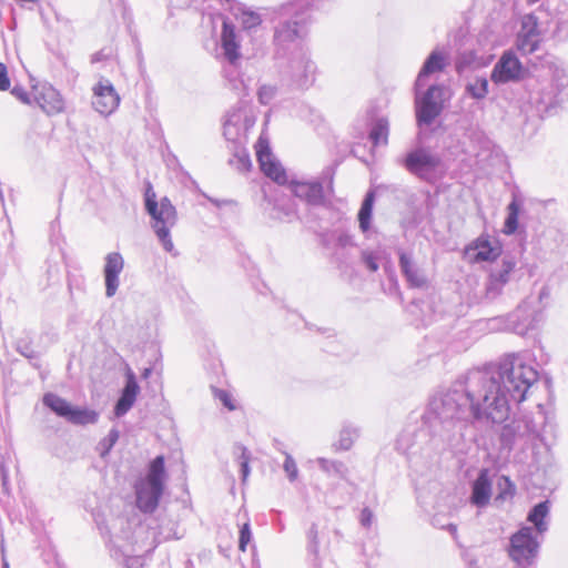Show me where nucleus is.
Instances as JSON below:
<instances>
[{
  "label": "nucleus",
  "instance_id": "1",
  "mask_svg": "<svg viewBox=\"0 0 568 568\" xmlns=\"http://www.w3.org/2000/svg\"><path fill=\"white\" fill-rule=\"evenodd\" d=\"M165 479L164 457H155L149 466L145 478L135 484L136 507L145 514L153 513L163 494Z\"/></svg>",
  "mask_w": 568,
  "mask_h": 568
},
{
  "label": "nucleus",
  "instance_id": "2",
  "mask_svg": "<svg viewBox=\"0 0 568 568\" xmlns=\"http://www.w3.org/2000/svg\"><path fill=\"white\" fill-rule=\"evenodd\" d=\"M145 209L153 219V229L166 251L173 250L170 237V229L176 222V210L168 197L156 201V194L151 184H148L144 193Z\"/></svg>",
  "mask_w": 568,
  "mask_h": 568
},
{
  "label": "nucleus",
  "instance_id": "3",
  "mask_svg": "<svg viewBox=\"0 0 568 568\" xmlns=\"http://www.w3.org/2000/svg\"><path fill=\"white\" fill-rule=\"evenodd\" d=\"M508 402L506 394L496 381H490L483 398V412H476L475 417H486L494 423H501L508 416Z\"/></svg>",
  "mask_w": 568,
  "mask_h": 568
},
{
  "label": "nucleus",
  "instance_id": "4",
  "mask_svg": "<svg viewBox=\"0 0 568 568\" xmlns=\"http://www.w3.org/2000/svg\"><path fill=\"white\" fill-rule=\"evenodd\" d=\"M538 547L532 529L524 527L511 536L508 555L518 565H530L537 555Z\"/></svg>",
  "mask_w": 568,
  "mask_h": 568
},
{
  "label": "nucleus",
  "instance_id": "5",
  "mask_svg": "<svg viewBox=\"0 0 568 568\" xmlns=\"http://www.w3.org/2000/svg\"><path fill=\"white\" fill-rule=\"evenodd\" d=\"M506 379L504 381L507 392L517 402L526 398V393L534 381L535 372L523 363L515 365L504 364Z\"/></svg>",
  "mask_w": 568,
  "mask_h": 568
},
{
  "label": "nucleus",
  "instance_id": "6",
  "mask_svg": "<svg viewBox=\"0 0 568 568\" xmlns=\"http://www.w3.org/2000/svg\"><path fill=\"white\" fill-rule=\"evenodd\" d=\"M256 159L261 171L271 180L277 184H285L287 182V175L281 163L274 158L268 139L261 135L255 145Z\"/></svg>",
  "mask_w": 568,
  "mask_h": 568
},
{
  "label": "nucleus",
  "instance_id": "7",
  "mask_svg": "<svg viewBox=\"0 0 568 568\" xmlns=\"http://www.w3.org/2000/svg\"><path fill=\"white\" fill-rule=\"evenodd\" d=\"M503 254V244L491 240L489 235H480L471 241L464 251V257L469 263L494 262Z\"/></svg>",
  "mask_w": 568,
  "mask_h": 568
},
{
  "label": "nucleus",
  "instance_id": "8",
  "mask_svg": "<svg viewBox=\"0 0 568 568\" xmlns=\"http://www.w3.org/2000/svg\"><path fill=\"white\" fill-rule=\"evenodd\" d=\"M526 74V69L513 51H506L500 57L491 71V81L495 83H507L518 81Z\"/></svg>",
  "mask_w": 568,
  "mask_h": 568
},
{
  "label": "nucleus",
  "instance_id": "9",
  "mask_svg": "<svg viewBox=\"0 0 568 568\" xmlns=\"http://www.w3.org/2000/svg\"><path fill=\"white\" fill-rule=\"evenodd\" d=\"M443 110V89L432 85L417 104L416 116L419 123L430 124Z\"/></svg>",
  "mask_w": 568,
  "mask_h": 568
},
{
  "label": "nucleus",
  "instance_id": "10",
  "mask_svg": "<svg viewBox=\"0 0 568 568\" xmlns=\"http://www.w3.org/2000/svg\"><path fill=\"white\" fill-rule=\"evenodd\" d=\"M93 108L103 115L113 113L120 104V95L108 80L99 81L92 89Z\"/></svg>",
  "mask_w": 568,
  "mask_h": 568
},
{
  "label": "nucleus",
  "instance_id": "11",
  "mask_svg": "<svg viewBox=\"0 0 568 568\" xmlns=\"http://www.w3.org/2000/svg\"><path fill=\"white\" fill-rule=\"evenodd\" d=\"M539 43L538 20L534 14H526L521 20L516 47L523 54H531L539 48Z\"/></svg>",
  "mask_w": 568,
  "mask_h": 568
},
{
  "label": "nucleus",
  "instance_id": "12",
  "mask_svg": "<svg viewBox=\"0 0 568 568\" xmlns=\"http://www.w3.org/2000/svg\"><path fill=\"white\" fill-rule=\"evenodd\" d=\"M33 100L49 115L61 113L64 110L61 94L49 84L34 87Z\"/></svg>",
  "mask_w": 568,
  "mask_h": 568
},
{
  "label": "nucleus",
  "instance_id": "13",
  "mask_svg": "<svg viewBox=\"0 0 568 568\" xmlns=\"http://www.w3.org/2000/svg\"><path fill=\"white\" fill-rule=\"evenodd\" d=\"M439 163L440 160L437 156L432 155L425 150L410 152L405 159L406 169L423 179H426Z\"/></svg>",
  "mask_w": 568,
  "mask_h": 568
},
{
  "label": "nucleus",
  "instance_id": "14",
  "mask_svg": "<svg viewBox=\"0 0 568 568\" xmlns=\"http://www.w3.org/2000/svg\"><path fill=\"white\" fill-rule=\"evenodd\" d=\"M221 48L225 59L232 65H236L242 57L241 45L237 40L235 27L227 21H223L222 23Z\"/></svg>",
  "mask_w": 568,
  "mask_h": 568
},
{
  "label": "nucleus",
  "instance_id": "15",
  "mask_svg": "<svg viewBox=\"0 0 568 568\" xmlns=\"http://www.w3.org/2000/svg\"><path fill=\"white\" fill-rule=\"evenodd\" d=\"M124 267V261L121 254L114 252L105 257L104 278L105 293L109 297L113 296L119 286V275Z\"/></svg>",
  "mask_w": 568,
  "mask_h": 568
},
{
  "label": "nucleus",
  "instance_id": "16",
  "mask_svg": "<svg viewBox=\"0 0 568 568\" xmlns=\"http://www.w3.org/2000/svg\"><path fill=\"white\" fill-rule=\"evenodd\" d=\"M491 496V481L489 470L483 468L471 485L470 503L476 507H485L489 504Z\"/></svg>",
  "mask_w": 568,
  "mask_h": 568
},
{
  "label": "nucleus",
  "instance_id": "17",
  "mask_svg": "<svg viewBox=\"0 0 568 568\" xmlns=\"http://www.w3.org/2000/svg\"><path fill=\"white\" fill-rule=\"evenodd\" d=\"M139 390L140 387L138 385L134 373L131 369H128L125 386L114 408L116 416L124 415L133 406Z\"/></svg>",
  "mask_w": 568,
  "mask_h": 568
},
{
  "label": "nucleus",
  "instance_id": "18",
  "mask_svg": "<svg viewBox=\"0 0 568 568\" xmlns=\"http://www.w3.org/2000/svg\"><path fill=\"white\" fill-rule=\"evenodd\" d=\"M291 190L296 197L310 204H321L324 200L323 186L320 182H292Z\"/></svg>",
  "mask_w": 568,
  "mask_h": 568
},
{
  "label": "nucleus",
  "instance_id": "19",
  "mask_svg": "<svg viewBox=\"0 0 568 568\" xmlns=\"http://www.w3.org/2000/svg\"><path fill=\"white\" fill-rule=\"evenodd\" d=\"M399 266L410 287L419 288L426 285V277L404 252L399 254Z\"/></svg>",
  "mask_w": 568,
  "mask_h": 568
},
{
  "label": "nucleus",
  "instance_id": "20",
  "mask_svg": "<svg viewBox=\"0 0 568 568\" xmlns=\"http://www.w3.org/2000/svg\"><path fill=\"white\" fill-rule=\"evenodd\" d=\"M447 65V57L440 51H433L428 58L426 59L423 68L420 69L417 80L416 87L423 85L424 78L433 74L435 72H440Z\"/></svg>",
  "mask_w": 568,
  "mask_h": 568
},
{
  "label": "nucleus",
  "instance_id": "21",
  "mask_svg": "<svg viewBox=\"0 0 568 568\" xmlns=\"http://www.w3.org/2000/svg\"><path fill=\"white\" fill-rule=\"evenodd\" d=\"M300 37L298 23L287 21L281 24L274 33V42L280 47H285L294 42Z\"/></svg>",
  "mask_w": 568,
  "mask_h": 568
},
{
  "label": "nucleus",
  "instance_id": "22",
  "mask_svg": "<svg viewBox=\"0 0 568 568\" xmlns=\"http://www.w3.org/2000/svg\"><path fill=\"white\" fill-rule=\"evenodd\" d=\"M516 267V262L513 258H504L499 270L493 272L489 276V282L493 287L500 288L506 285L510 280V274Z\"/></svg>",
  "mask_w": 568,
  "mask_h": 568
},
{
  "label": "nucleus",
  "instance_id": "23",
  "mask_svg": "<svg viewBox=\"0 0 568 568\" xmlns=\"http://www.w3.org/2000/svg\"><path fill=\"white\" fill-rule=\"evenodd\" d=\"M99 418V414L93 409L80 408L71 406L67 419L72 424L88 425L94 424Z\"/></svg>",
  "mask_w": 568,
  "mask_h": 568
},
{
  "label": "nucleus",
  "instance_id": "24",
  "mask_svg": "<svg viewBox=\"0 0 568 568\" xmlns=\"http://www.w3.org/2000/svg\"><path fill=\"white\" fill-rule=\"evenodd\" d=\"M43 403L45 406H48L50 409H52L57 415L65 417V418L68 417L71 406H72L65 399H63L60 396L52 394V393L44 395Z\"/></svg>",
  "mask_w": 568,
  "mask_h": 568
},
{
  "label": "nucleus",
  "instance_id": "25",
  "mask_svg": "<svg viewBox=\"0 0 568 568\" xmlns=\"http://www.w3.org/2000/svg\"><path fill=\"white\" fill-rule=\"evenodd\" d=\"M374 200H375L374 192H372V191L368 192L362 203L361 209H359L358 222H359V227L362 229L363 232L368 231V229L371 226V215H372Z\"/></svg>",
  "mask_w": 568,
  "mask_h": 568
},
{
  "label": "nucleus",
  "instance_id": "26",
  "mask_svg": "<svg viewBox=\"0 0 568 568\" xmlns=\"http://www.w3.org/2000/svg\"><path fill=\"white\" fill-rule=\"evenodd\" d=\"M519 204L516 199H514L508 205V215L504 223L503 233L510 235L514 234L518 229V219H519Z\"/></svg>",
  "mask_w": 568,
  "mask_h": 568
},
{
  "label": "nucleus",
  "instance_id": "27",
  "mask_svg": "<svg viewBox=\"0 0 568 568\" xmlns=\"http://www.w3.org/2000/svg\"><path fill=\"white\" fill-rule=\"evenodd\" d=\"M548 514V503L542 501L536 505L528 515V520L535 525L539 532L546 529L545 518Z\"/></svg>",
  "mask_w": 568,
  "mask_h": 568
},
{
  "label": "nucleus",
  "instance_id": "28",
  "mask_svg": "<svg viewBox=\"0 0 568 568\" xmlns=\"http://www.w3.org/2000/svg\"><path fill=\"white\" fill-rule=\"evenodd\" d=\"M369 139L374 146L386 144L388 140V122L386 120H378L371 130Z\"/></svg>",
  "mask_w": 568,
  "mask_h": 568
},
{
  "label": "nucleus",
  "instance_id": "29",
  "mask_svg": "<svg viewBox=\"0 0 568 568\" xmlns=\"http://www.w3.org/2000/svg\"><path fill=\"white\" fill-rule=\"evenodd\" d=\"M498 494L496 500L505 501L516 495V485L506 475L499 477L497 481Z\"/></svg>",
  "mask_w": 568,
  "mask_h": 568
},
{
  "label": "nucleus",
  "instance_id": "30",
  "mask_svg": "<svg viewBox=\"0 0 568 568\" xmlns=\"http://www.w3.org/2000/svg\"><path fill=\"white\" fill-rule=\"evenodd\" d=\"M236 19L245 30L254 29L262 23L261 16L251 10H241L240 13L236 14Z\"/></svg>",
  "mask_w": 568,
  "mask_h": 568
},
{
  "label": "nucleus",
  "instance_id": "31",
  "mask_svg": "<svg viewBox=\"0 0 568 568\" xmlns=\"http://www.w3.org/2000/svg\"><path fill=\"white\" fill-rule=\"evenodd\" d=\"M467 91L475 99H483L488 92V81L486 78H476L467 85Z\"/></svg>",
  "mask_w": 568,
  "mask_h": 568
},
{
  "label": "nucleus",
  "instance_id": "32",
  "mask_svg": "<svg viewBox=\"0 0 568 568\" xmlns=\"http://www.w3.org/2000/svg\"><path fill=\"white\" fill-rule=\"evenodd\" d=\"M251 540V529L248 523H245L240 529L239 549L241 551L246 550V546Z\"/></svg>",
  "mask_w": 568,
  "mask_h": 568
},
{
  "label": "nucleus",
  "instance_id": "33",
  "mask_svg": "<svg viewBox=\"0 0 568 568\" xmlns=\"http://www.w3.org/2000/svg\"><path fill=\"white\" fill-rule=\"evenodd\" d=\"M214 394L229 410H234L236 408L232 396L226 390L216 389Z\"/></svg>",
  "mask_w": 568,
  "mask_h": 568
},
{
  "label": "nucleus",
  "instance_id": "34",
  "mask_svg": "<svg viewBox=\"0 0 568 568\" xmlns=\"http://www.w3.org/2000/svg\"><path fill=\"white\" fill-rule=\"evenodd\" d=\"M284 470L286 471L291 480H295L297 478V466L295 460L291 456H286L285 458Z\"/></svg>",
  "mask_w": 568,
  "mask_h": 568
},
{
  "label": "nucleus",
  "instance_id": "35",
  "mask_svg": "<svg viewBox=\"0 0 568 568\" xmlns=\"http://www.w3.org/2000/svg\"><path fill=\"white\" fill-rule=\"evenodd\" d=\"M10 84L8 68L4 63L0 62V91L9 90Z\"/></svg>",
  "mask_w": 568,
  "mask_h": 568
},
{
  "label": "nucleus",
  "instance_id": "36",
  "mask_svg": "<svg viewBox=\"0 0 568 568\" xmlns=\"http://www.w3.org/2000/svg\"><path fill=\"white\" fill-rule=\"evenodd\" d=\"M11 94L16 97L20 102L23 104H31V98L29 97V93L21 87H14L11 90Z\"/></svg>",
  "mask_w": 568,
  "mask_h": 568
},
{
  "label": "nucleus",
  "instance_id": "37",
  "mask_svg": "<svg viewBox=\"0 0 568 568\" xmlns=\"http://www.w3.org/2000/svg\"><path fill=\"white\" fill-rule=\"evenodd\" d=\"M376 260L377 258L373 253L365 252L363 254V261L371 272H376L378 270V264Z\"/></svg>",
  "mask_w": 568,
  "mask_h": 568
},
{
  "label": "nucleus",
  "instance_id": "38",
  "mask_svg": "<svg viewBox=\"0 0 568 568\" xmlns=\"http://www.w3.org/2000/svg\"><path fill=\"white\" fill-rule=\"evenodd\" d=\"M248 464H250V456L247 455V453L245 450H243L242 455H241V471H242L243 480H245L250 474Z\"/></svg>",
  "mask_w": 568,
  "mask_h": 568
},
{
  "label": "nucleus",
  "instance_id": "39",
  "mask_svg": "<svg viewBox=\"0 0 568 568\" xmlns=\"http://www.w3.org/2000/svg\"><path fill=\"white\" fill-rule=\"evenodd\" d=\"M318 535H320V530H318L317 525H312V527L310 528V530L307 532V538L314 546H317V544H318Z\"/></svg>",
  "mask_w": 568,
  "mask_h": 568
},
{
  "label": "nucleus",
  "instance_id": "40",
  "mask_svg": "<svg viewBox=\"0 0 568 568\" xmlns=\"http://www.w3.org/2000/svg\"><path fill=\"white\" fill-rule=\"evenodd\" d=\"M361 520L364 526H369L372 521V511L368 508L363 509Z\"/></svg>",
  "mask_w": 568,
  "mask_h": 568
},
{
  "label": "nucleus",
  "instance_id": "41",
  "mask_svg": "<svg viewBox=\"0 0 568 568\" xmlns=\"http://www.w3.org/2000/svg\"><path fill=\"white\" fill-rule=\"evenodd\" d=\"M538 1H539V0H527V2H528L529 4H534V3L538 2Z\"/></svg>",
  "mask_w": 568,
  "mask_h": 568
}]
</instances>
